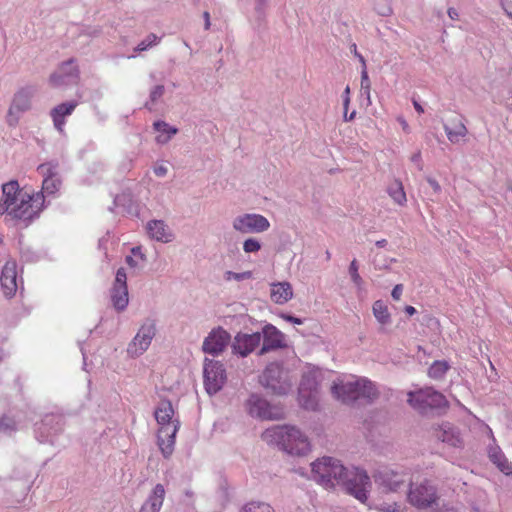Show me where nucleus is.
<instances>
[{
	"mask_svg": "<svg viewBox=\"0 0 512 512\" xmlns=\"http://www.w3.org/2000/svg\"><path fill=\"white\" fill-rule=\"evenodd\" d=\"M313 479L326 489L343 485L350 495L365 503L371 486L370 478L364 470L346 469L339 460L322 457L311 464Z\"/></svg>",
	"mask_w": 512,
	"mask_h": 512,
	"instance_id": "nucleus-1",
	"label": "nucleus"
},
{
	"mask_svg": "<svg viewBox=\"0 0 512 512\" xmlns=\"http://www.w3.org/2000/svg\"><path fill=\"white\" fill-rule=\"evenodd\" d=\"M44 196L42 193H30L21 189L17 181L2 185L0 199V215L9 221H30L42 209Z\"/></svg>",
	"mask_w": 512,
	"mask_h": 512,
	"instance_id": "nucleus-2",
	"label": "nucleus"
},
{
	"mask_svg": "<svg viewBox=\"0 0 512 512\" xmlns=\"http://www.w3.org/2000/svg\"><path fill=\"white\" fill-rule=\"evenodd\" d=\"M262 439L291 455H305L311 449L308 437L295 426H273L262 433Z\"/></svg>",
	"mask_w": 512,
	"mask_h": 512,
	"instance_id": "nucleus-3",
	"label": "nucleus"
},
{
	"mask_svg": "<svg viewBox=\"0 0 512 512\" xmlns=\"http://www.w3.org/2000/svg\"><path fill=\"white\" fill-rule=\"evenodd\" d=\"M322 378L320 369L313 368L303 374L298 389V402L306 410H316L319 401L318 386Z\"/></svg>",
	"mask_w": 512,
	"mask_h": 512,
	"instance_id": "nucleus-4",
	"label": "nucleus"
},
{
	"mask_svg": "<svg viewBox=\"0 0 512 512\" xmlns=\"http://www.w3.org/2000/svg\"><path fill=\"white\" fill-rule=\"evenodd\" d=\"M260 381L264 387L276 395H284L291 388L288 374L278 363H270L263 371Z\"/></svg>",
	"mask_w": 512,
	"mask_h": 512,
	"instance_id": "nucleus-5",
	"label": "nucleus"
},
{
	"mask_svg": "<svg viewBox=\"0 0 512 512\" xmlns=\"http://www.w3.org/2000/svg\"><path fill=\"white\" fill-rule=\"evenodd\" d=\"M408 403L420 413H426L430 409L442 408L447 405L445 396L430 387L409 392Z\"/></svg>",
	"mask_w": 512,
	"mask_h": 512,
	"instance_id": "nucleus-6",
	"label": "nucleus"
},
{
	"mask_svg": "<svg viewBox=\"0 0 512 512\" xmlns=\"http://www.w3.org/2000/svg\"><path fill=\"white\" fill-rule=\"evenodd\" d=\"M439 499L437 488L428 480L412 483L407 494L408 502L417 509H427Z\"/></svg>",
	"mask_w": 512,
	"mask_h": 512,
	"instance_id": "nucleus-7",
	"label": "nucleus"
},
{
	"mask_svg": "<svg viewBox=\"0 0 512 512\" xmlns=\"http://www.w3.org/2000/svg\"><path fill=\"white\" fill-rule=\"evenodd\" d=\"M34 92L33 87L29 86L15 92L6 115V122L10 127L17 126L21 115L31 109Z\"/></svg>",
	"mask_w": 512,
	"mask_h": 512,
	"instance_id": "nucleus-8",
	"label": "nucleus"
},
{
	"mask_svg": "<svg viewBox=\"0 0 512 512\" xmlns=\"http://www.w3.org/2000/svg\"><path fill=\"white\" fill-rule=\"evenodd\" d=\"M226 371L221 362L205 359L204 386L208 394H216L226 382Z\"/></svg>",
	"mask_w": 512,
	"mask_h": 512,
	"instance_id": "nucleus-9",
	"label": "nucleus"
},
{
	"mask_svg": "<svg viewBox=\"0 0 512 512\" xmlns=\"http://www.w3.org/2000/svg\"><path fill=\"white\" fill-rule=\"evenodd\" d=\"M247 409L251 416L267 420H277L284 416L282 407L274 406L258 395H251L247 401Z\"/></svg>",
	"mask_w": 512,
	"mask_h": 512,
	"instance_id": "nucleus-10",
	"label": "nucleus"
},
{
	"mask_svg": "<svg viewBox=\"0 0 512 512\" xmlns=\"http://www.w3.org/2000/svg\"><path fill=\"white\" fill-rule=\"evenodd\" d=\"M359 378L350 376L338 378L333 382L331 393L337 400L343 403H351L359 399Z\"/></svg>",
	"mask_w": 512,
	"mask_h": 512,
	"instance_id": "nucleus-11",
	"label": "nucleus"
},
{
	"mask_svg": "<svg viewBox=\"0 0 512 512\" xmlns=\"http://www.w3.org/2000/svg\"><path fill=\"white\" fill-rule=\"evenodd\" d=\"M156 328L152 321L145 322L128 346L127 352L132 357L142 355L150 346L155 336Z\"/></svg>",
	"mask_w": 512,
	"mask_h": 512,
	"instance_id": "nucleus-12",
	"label": "nucleus"
},
{
	"mask_svg": "<svg viewBox=\"0 0 512 512\" xmlns=\"http://www.w3.org/2000/svg\"><path fill=\"white\" fill-rule=\"evenodd\" d=\"M270 223L260 214H244L233 221V228L240 233H261L268 230Z\"/></svg>",
	"mask_w": 512,
	"mask_h": 512,
	"instance_id": "nucleus-13",
	"label": "nucleus"
},
{
	"mask_svg": "<svg viewBox=\"0 0 512 512\" xmlns=\"http://www.w3.org/2000/svg\"><path fill=\"white\" fill-rule=\"evenodd\" d=\"M79 78V68L74 59H69L61 63L58 69L51 74L49 82L53 87L67 84L71 80L76 81Z\"/></svg>",
	"mask_w": 512,
	"mask_h": 512,
	"instance_id": "nucleus-14",
	"label": "nucleus"
},
{
	"mask_svg": "<svg viewBox=\"0 0 512 512\" xmlns=\"http://www.w3.org/2000/svg\"><path fill=\"white\" fill-rule=\"evenodd\" d=\"M263 345L259 351V355H263L268 351L276 350L286 346L284 334L275 326L267 324L263 327Z\"/></svg>",
	"mask_w": 512,
	"mask_h": 512,
	"instance_id": "nucleus-15",
	"label": "nucleus"
},
{
	"mask_svg": "<svg viewBox=\"0 0 512 512\" xmlns=\"http://www.w3.org/2000/svg\"><path fill=\"white\" fill-rule=\"evenodd\" d=\"M230 335L222 328L214 329L203 342V351L208 354L217 355L227 346Z\"/></svg>",
	"mask_w": 512,
	"mask_h": 512,
	"instance_id": "nucleus-16",
	"label": "nucleus"
},
{
	"mask_svg": "<svg viewBox=\"0 0 512 512\" xmlns=\"http://www.w3.org/2000/svg\"><path fill=\"white\" fill-rule=\"evenodd\" d=\"M1 287L4 295L11 298L15 295L17 285V263L14 260L7 261L2 269L0 277Z\"/></svg>",
	"mask_w": 512,
	"mask_h": 512,
	"instance_id": "nucleus-17",
	"label": "nucleus"
},
{
	"mask_svg": "<svg viewBox=\"0 0 512 512\" xmlns=\"http://www.w3.org/2000/svg\"><path fill=\"white\" fill-rule=\"evenodd\" d=\"M38 172L44 179L42 183L43 193L52 195L56 193L61 185L60 179L57 177L56 165L53 163H44L38 166Z\"/></svg>",
	"mask_w": 512,
	"mask_h": 512,
	"instance_id": "nucleus-18",
	"label": "nucleus"
},
{
	"mask_svg": "<svg viewBox=\"0 0 512 512\" xmlns=\"http://www.w3.org/2000/svg\"><path fill=\"white\" fill-rule=\"evenodd\" d=\"M179 429V424H168L159 427L158 446L165 458H168L174 450L175 436Z\"/></svg>",
	"mask_w": 512,
	"mask_h": 512,
	"instance_id": "nucleus-19",
	"label": "nucleus"
},
{
	"mask_svg": "<svg viewBox=\"0 0 512 512\" xmlns=\"http://www.w3.org/2000/svg\"><path fill=\"white\" fill-rule=\"evenodd\" d=\"M261 339L262 335L259 332L253 334H238L233 342V351L245 357L259 346Z\"/></svg>",
	"mask_w": 512,
	"mask_h": 512,
	"instance_id": "nucleus-20",
	"label": "nucleus"
},
{
	"mask_svg": "<svg viewBox=\"0 0 512 512\" xmlns=\"http://www.w3.org/2000/svg\"><path fill=\"white\" fill-rule=\"evenodd\" d=\"M77 106V101H69L61 103L51 110L50 116L57 131L60 133L64 132V126L66 124L65 118L70 116Z\"/></svg>",
	"mask_w": 512,
	"mask_h": 512,
	"instance_id": "nucleus-21",
	"label": "nucleus"
},
{
	"mask_svg": "<svg viewBox=\"0 0 512 512\" xmlns=\"http://www.w3.org/2000/svg\"><path fill=\"white\" fill-rule=\"evenodd\" d=\"M165 488L156 484L141 508V512H159L165 499Z\"/></svg>",
	"mask_w": 512,
	"mask_h": 512,
	"instance_id": "nucleus-22",
	"label": "nucleus"
},
{
	"mask_svg": "<svg viewBox=\"0 0 512 512\" xmlns=\"http://www.w3.org/2000/svg\"><path fill=\"white\" fill-rule=\"evenodd\" d=\"M375 481L387 491H397L404 484V477L393 471H381L375 475Z\"/></svg>",
	"mask_w": 512,
	"mask_h": 512,
	"instance_id": "nucleus-23",
	"label": "nucleus"
},
{
	"mask_svg": "<svg viewBox=\"0 0 512 512\" xmlns=\"http://www.w3.org/2000/svg\"><path fill=\"white\" fill-rule=\"evenodd\" d=\"M444 130L448 140L452 144L459 143L468 133L465 124L460 118L452 119L448 124L444 125Z\"/></svg>",
	"mask_w": 512,
	"mask_h": 512,
	"instance_id": "nucleus-24",
	"label": "nucleus"
},
{
	"mask_svg": "<svg viewBox=\"0 0 512 512\" xmlns=\"http://www.w3.org/2000/svg\"><path fill=\"white\" fill-rule=\"evenodd\" d=\"M271 300L276 304H284L293 297V289L288 282H277L271 284Z\"/></svg>",
	"mask_w": 512,
	"mask_h": 512,
	"instance_id": "nucleus-25",
	"label": "nucleus"
},
{
	"mask_svg": "<svg viewBox=\"0 0 512 512\" xmlns=\"http://www.w3.org/2000/svg\"><path fill=\"white\" fill-rule=\"evenodd\" d=\"M149 236L157 241L169 242L172 234L167 225L161 220H152L147 224Z\"/></svg>",
	"mask_w": 512,
	"mask_h": 512,
	"instance_id": "nucleus-26",
	"label": "nucleus"
},
{
	"mask_svg": "<svg viewBox=\"0 0 512 512\" xmlns=\"http://www.w3.org/2000/svg\"><path fill=\"white\" fill-rule=\"evenodd\" d=\"M174 409L169 401H161L157 409L155 410V418L159 427L166 426L168 424H179L177 420H173Z\"/></svg>",
	"mask_w": 512,
	"mask_h": 512,
	"instance_id": "nucleus-27",
	"label": "nucleus"
},
{
	"mask_svg": "<svg viewBox=\"0 0 512 512\" xmlns=\"http://www.w3.org/2000/svg\"><path fill=\"white\" fill-rule=\"evenodd\" d=\"M436 437L453 447L460 446L462 443L459 432L449 425L440 427V429L437 430Z\"/></svg>",
	"mask_w": 512,
	"mask_h": 512,
	"instance_id": "nucleus-28",
	"label": "nucleus"
},
{
	"mask_svg": "<svg viewBox=\"0 0 512 512\" xmlns=\"http://www.w3.org/2000/svg\"><path fill=\"white\" fill-rule=\"evenodd\" d=\"M489 458L497 468L505 475L512 474V463L506 458L500 448H493L489 452Z\"/></svg>",
	"mask_w": 512,
	"mask_h": 512,
	"instance_id": "nucleus-29",
	"label": "nucleus"
},
{
	"mask_svg": "<svg viewBox=\"0 0 512 512\" xmlns=\"http://www.w3.org/2000/svg\"><path fill=\"white\" fill-rule=\"evenodd\" d=\"M389 196L399 206H404L407 202L406 193L400 180L395 179L387 189Z\"/></svg>",
	"mask_w": 512,
	"mask_h": 512,
	"instance_id": "nucleus-30",
	"label": "nucleus"
},
{
	"mask_svg": "<svg viewBox=\"0 0 512 512\" xmlns=\"http://www.w3.org/2000/svg\"><path fill=\"white\" fill-rule=\"evenodd\" d=\"M359 399L373 400L378 397L376 386L368 379L359 378Z\"/></svg>",
	"mask_w": 512,
	"mask_h": 512,
	"instance_id": "nucleus-31",
	"label": "nucleus"
},
{
	"mask_svg": "<svg viewBox=\"0 0 512 512\" xmlns=\"http://www.w3.org/2000/svg\"><path fill=\"white\" fill-rule=\"evenodd\" d=\"M112 302L117 310H123L128 305V289L127 287H119L112 289Z\"/></svg>",
	"mask_w": 512,
	"mask_h": 512,
	"instance_id": "nucleus-32",
	"label": "nucleus"
},
{
	"mask_svg": "<svg viewBox=\"0 0 512 512\" xmlns=\"http://www.w3.org/2000/svg\"><path fill=\"white\" fill-rule=\"evenodd\" d=\"M372 310L375 318L378 320L379 323L385 325L390 322V313L387 305L383 301H375L373 303Z\"/></svg>",
	"mask_w": 512,
	"mask_h": 512,
	"instance_id": "nucleus-33",
	"label": "nucleus"
},
{
	"mask_svg": "<svg viewBox=\"0 0 512 512\" xmlns=\"http://www.w3.org/2000/svg\"><path fill=\"white\" fill-rule=\"evenodd\" d=\"M154 128L162 132L163 134L157 136V141L159 143H166L173 135L177 133V129L170 127L166 122L157 121L154 123Z\"/></svg>",
	"mask_w": 512,
	"mask_h": 512,
	"instance_id": "nucleus-34",
	"label": "nucleus"
},
{
	"mask_svg": "<svg viewBox=\"0 0 512 512\" xmlns=\"http://www.w3.org/2000/svg\"><path fill=\"white\" fill-rule=\"evenodd\" d=\"M449 369L446 361H435L428 369V375L433 379H441Z\"/></svg>",
	"mask_w": 512,
	"mask_h": 512,
	"instance_id": "nucleus-35",
	"label": "nucleus"
},
{
	"mask_svg": "<svg viewBox=\"0 0 512 512\" xmlns=\"http://www.w3.org/2000/svg\"><path fill=\"white\" fill-rule=\"evenodd\" d=\"M240 512H274V509L268 503L251 501L245 504Z\"/></svg>",
	"mask_w": 512,
	"mask_h": 512,
	"instance_id": "nucleus-36",
	"label": "nucleus"
},
{
	"mask_svg": "<svg viewBox=\"0 0 512 512\" xmlns=\"http://www.w3.org/2000/svg\"><path fill=\"white\" fill-rule=\"evenodd\" d=\"M359 266H358V263H357V260L354 259L352 260V262L350 263V266H349V274H350V277L352 279V282L355 284V286L358 288V289H362V285H363V279L362 277L360 276L359 272Z\"/></svg>",
	"mask_w": 512,
	"mask_h": 512,
	"instance_id": "nucleus-37",
	"label": "nucleus"
},
{
	"mask_svg": "<svg viewBox=\"0 0 512 512\" xmlns=\"http://www.w3.org/2000/svg\"><path fill=\"white\" fill-rule=\"evenodd\" d=\"M362 65H363V69H362V72H361V88L363 90H365V93L367 94V98L368 100L370 99V88H371V84H370V80H369V77H368V72L366 70V63H365V60L363 58L362 55H358Z\"/></svg>",
	"mask_w": 512,
	"mask_h": 512,
	"instance_id": "nucleus-38",
	"label": "nucleus"
},
{
	"mask_svg": "<svg viewBox=\"0 0 512 512\" xmlns=\"http://www.w3.org/2000/svg\"><path fill=\"white\" fill-rule=\"evenodd\" d=\"M158 41H159V38L155 34L151 33L146 37V39H144L137 45V47L135 48V51L136 52L145 51L148 48L152 47L153 45H156L158 43Z\"/></svg>",
	"mask_w": 512,
	"mask_h": 512,
	"instance_id": "nucleus-39",
	"label": "nucleus"
},
{
	"mask_svg": "<svg viewBox=\"0 0 512 512\" xmlns=\"http://www.w3.org/2000/svg\"><path fill=\"white\" fill-rule=\"evenodd\" d=\"M260 249H261L260 242L254 238H249V239L245 240L243 243V250L246 253L257 252Z\"/></svg>",
	"mask_w": 512,
	"mask_h": 512,
	"instance_id": "nucleus-40",
	"label": "nucleus"
},
{
	"mask_svg": "<svg viewBox=\"0 0 512 512\" xmlns=\"http://www.w3.org/2000/svg\"><path fill=\"white\" fill-rule=\"evenodd\" d=\"M126 280H127V276H126V272H125L124 268L118 269L117 273H116V278H115V283H114L113 288H119L122 286L127 287Z\"/></svg>",
	"mask_w": 512,
	"mask_h": 512,
	"instance_id": "nucleus-41",
	"label": "nucleus"
},
{
	"mask_svg": "<svg viewBox=\"0 0 512 512\" xmlns=\"http://www.w3.org/2000/svg\"><path fill=\"white\" fill-rule=\"evenodd\" d=\"M251 277V272L250 271H246V272H243V273H235V272H232V271H228L227 272V279L230 280V279H235L237 281H240V280H244V279H249Z\"/></svg>",
	"mask_w": 512,
	"mask_h": 512,
	"instance_id": "nucleus-42",
	"label": "nucleus"
},
{
	"mask_svg": "<svg viewBox=\"0 0 512 512\" xmlns=\"http://www.w3.org/2000/svg\"><path fill=\"white\" fill-rule=\"evenodd\" d=\"M382 512H403V509L400 505H397L396 503L393 504H383L379 508Z\"/></svg>",
	"mask_w": 512,
	"mask_h": 512,
	"instance_id": "nucleus-43",
	"label": "nucleus"
},
{
	"mask_svg": "<svg viewBox=\"0 0 512 512\" xmlns=\"http://www.w3.org/2000/svg\"><path fill=\"white\" fill-rule=\"evenodd\" d=\"M382 512H403V509L400 505H397L396 503L393 504H383L379 508Z\"/></svg>",
	"mask_w": 512,
	"mask_h": 512,
	"instance_id": "nucleus-44",
	"label": "nucleus"
},
{
	"mask_svg": "<svg viewBox=\"0 0 512 512\" xmlns=\"http://www.w3.org/2000/svg\"><path fill=\"white\" fill-rule=\"evenodd\" d=\"M164 94V86L157 85L154 87V89L151 91L150 98L154 102L157 99L161 98Z\"/></svg>",
	"mask_w": 512,
	"mask_h": 512,
	"instance_id": "nucleus-45",
	"label": "nucleus"
},
{
	"mask_svg": "<svg viewBox=\"0 0 512 512\" xmlns=\"http://www.w3.org/2000/svg\"><path fill=\"white\" fill-rule=\"evenodd\" d=\"M343 98V108L344 110L348 111L349 105H350V88L347 86L342 94Z\"/></svg>",
	"mask_w": 512,
	"mask_h": 512,
	"instance_id": "nucleus-46",
	"label": "nucleus"
},
{
	"mask_svg": "<svg viewBox=\"0 0 512 512\" xmlns=\"http://www.w3.org/2000/svg\"><path fill=\"white\" fill-rule=\"evenodd\" d=\"M280 317L285 321L291 322L296 325H301L303 323V321L300 318L294 317L292 315L282 313Z\"/></svg>",
	"mask_w": 512,
	"mask_h": 512,
	"instance_id": "nucleus-47",
	"label": "nucleus"
},
{
	"mask_svg": "<svg viewBox=\"0 0 512 512\" xmlns=\"http://www.w3.org/2000/svg\"><path fill=\"white\" fill-rule=\"evenodd\" d=\"M402 291H403V286L401 284H397L393 288L391 296L393 297L394 300H400Z\"/></svg>",
	"mask_w": 512,
	"mask_h": 512,
	"instance_id": "nucleus-48",
	"label": "nucleus"
},
{
	"mask_svg": "<svg viewBox=\"0 0 512 512\" xmlns=\"http://www.w3.org/2000/svg\"><path fill=\"white\" fill-rule=\"evenodd\" d=\"M427 182L432 187L435 193H439L441 191L440 184L435 179L429 177L427 178Z\"/></svg>",
	"mask_w": 512,
	"mask_h": 512,
	"instance_id": "nucleus-49",
	"label": "nucleus"
},
{
	"mask_svg": "<svg viewBox=\"0 0 512 512\" xmlns=\"http://www.w3.org/2000/svg\"><path fill=\"white\" fill-rule=\"evenodd\" d=\"M154 173L156 174V176L162 177V176L166 175L167 168L163 165L156 166L154 168Z\"/></svg>",
	"mask_w": 512,
	"mask_h": 512,
	"instance_id": "nucleus-50",
	"label": "nucleus"
},
{
	"mask_svg": "<svg viewBox=\"0 0 512 512\" xmlns=\"http://www.w3.org/2000/svg\"><path fill=\"white\" fill-rule=\"evenodd\" d=\"M447 13H448V16H449L452 20H456V19H458L459 14H458V12H457V10H456L455 8L450 7V8L448 9Z\"/></svg>",
	"mask_w": 512,
	"mask_h": 512,
	"instance_id": "nucleus-51",
	"label": "nucleus"
},
{
	"mask_svg": "<svg viewBox=\"0 0 512 512\" xmlns=\"http://www.w3.org/2000/svg\"><path fill=\"white\" fill-rule=\"evenodd\" d=\"M204 20H205V29L208 30L210 28V14L209 12L205 11L203 14Z\"/></svg>",
	"mask_w": 512,
	"mask_h": 512,
	"instance_id": "nucleus-52",
	"label": "nucleus"
},
{
	"mask_svg": "<svg viewBox=\"0 0 512 512\" xmlns=\"http://www.w3.org/2000/svg\"><path fill=\"white\" fill-rule=\"evenodd\" d=\"M356 116V111H353L349 116H348V111L344 110V120L345 121H352Z\"/></svg>",
	"mask_w": 512,
	"mask_h": 512,
	"instance_id": "nucleus-53",
	"label": "nucleus"
},
{
	"mask_svg": "<svg viewBox=\"0 0 512 512\" xmlns=\"http://www.w3.org/2000/svg\"><path fill=\"white\" fill-rule=\"evenodd\" d=\"M126 263L130 266V267H136L137 266V263L135 262V260L133 259L132 256H127L126 257Z\"/></svg>",
	"mask_w": 512,
	"mask_h": 512,
	"instance_id": "nucleus-54",
	"label": "nucleus"
},
{
	"mask_svg": "<svg viewBox=\"0 0 512 512\" xmlns=\"http://www.w3.org/2000/svg\"><path fill=\"white\" fill-rule=\"evenodd\" d=\"M405 312L409 315V316H412L416 313V309L413 307V306H406L405 307Z\"/></svg>",
	"mask_w": 512,
	"mask_h": 512,
	"instance_id": "nucleus-55",
	"label": "nucleus"
},
{
	"mask_svg": "<svg viewBox=\"0 0 512 512\" xmlns=\"http://www.w3.org/2000/svg\"><path fill=\"white\" fill-rule=\"evenodd\" d=\"M413 105H414L415 110L418 113H423L424 112L423 107L417 101H413Z\"/></svg>",
	"mask_w": 512,
	"mask_h": 512,
	"instance_id": "nucleus-56",
	"label": "nucleus"
},
{
	"mask_svg": "<svg viewBox=\"0 0 512 512\" xmlns=\"http://www.w3.org/2000/svg\"><path fill=\"white\" fill-rule=\"evenodd\" d=\"M6 421H9V419L6 418V417H3V418L0 419V428L2 426H5V427H9L10 426L8 423H6Z\"/></svg>",
	"mask_w": 512,
	"mask_h": 512,
	"instance_id": "nucleus-57",
	"label": "nucleus"
},
{
	"mask_svg": "<svg viewBox=\"0 0 512 512\" xmlns=\"http://www.w3.org/2000/svg\"><path fill=\"white\" fill-rule=\"evenodd\" d=\"M387 241L385 239H382L380 241L376 242V245L379 247H384L386 245Z\"/></svg>",
	"mask_w": 512,
	"mask_h": 512,
	"instance_id": "nucleus-58",
	"label": "nucleus"
},
{
	"mask_svg": "<svg viewBox=\"0 0 512 512\" xmlns=\"http://www.w3.org/2000/svg\"><path fill=\"white\" fill-rule=\"evenodd\" d=\"M132 253L135 254V255L140 253V248H133L132 249Z\"/></svg>",
	"mask_w": 512,
	"mask_h": 512,
	"instance_id": "nucleus-59",
	"label": "nucleus"
},
{
	"mask_svg": "<svg viewBox=\"0 0 512 512\" xmlns=\"http://www.w3.org/2000/svg\"><path fill=\"white\" fill-rule=\"evenodd\" d=\"M326 257L330 258V253L329 252H327Z\"/></svg>",
	"mask_w": 512,
	"mask_h": 512,
	"instance_id": "nucleus-60",
	"label": "nucleus"
},
{
	"mask_svg": "<svg viewBox=\"0 0 512 512\" xmlns=\"http://www.w3.org/2000/svg\"><path fill=\"white\" fill-rule=\"evenodd\" d=\"M2 241H3V240H2V237L0 236V243H2Z\"/></svg>",
	"mask_w": 512,
	"mask_h": 512,
	"instance_id": "nucleus-61",
	"label": "nucleus"
},
{
	"mask_svg": "<svg viewBox=\"0 0 512 512\" xmlns=\"http://www.w3.org/2000/svg\"><path fill=\"white\" fill-rule=\"evenodd\" d=\"M510 190H511V192H512V185L510 186Z\"/></svg>",
	"mask_w": 512,
	"mask_h": 512,
	"instance_id": "nucleus-62",
	"label": "nucleus"
}]
</instances>
